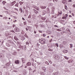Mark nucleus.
<instances>
[{
	"instance_id": "1",
	"label": "nucleus",
	"mask_w": 75,
	"mask_h": 75,
	"mask_svg": "<svg viewBox=\"0 0 75 75\" xmlns=\"http://www.w3.org/2000/svg\"><path fill=\"white\" fill-rule=\"evenodd\" d=\"M45 39H40L39 40V41L40 44H45V41H46Z\"/></svg>"
},
{
	"instance_id": "2",
	"label": "nucleus",
	"mask_w": 75,
	"mask_h": 75,
	"mask_svg": "<svg viewBox=\"0 0 75 75\" xmlns=\"http://www.w3.org/2000/svg\"><path fill=\"white\" fill-rule=\"evenodd\" d=\"M68 14H65V16H64L63 17H62V19H63L64 20H67V17H68Z\"/></svg>"
},
{
	"instance_id": "3",
	"label": "nucleus",
	"mask_w": 75,
	"mask_h": 75,
	"mask_svg": "<svg viewBox=\"0 0 75 75\" xmlns=\"http://www.w3.org/2000/svg\"><path fill=\"white\" fill-rule=\"evenodd\" d=\"M19 28H18L17 27H16L14 28V30L16 32H18L19 31Z\"/></svg>"
},
{
	"instance_id": "4",
	"label": "nucleus",
	"mask_w": 75,
	"mask_h": 75,
	"mask_svg": "<svg viewBox=\"0 0 75 75\" xmlns=\"http://www.w3.org/2000/svg\"><path fill=\"white\" fill-rule=\"evenodd\" d=\"M15 64H19V61L18 60H15Z\"/></svg>"
},
{
	"instance_id": "5",
	"label": "nucleus",
	"mask_w": 75,
	"mask_h": 75,
	"mask_svg": "<svg viewBox=\"0 0 75 75\" xmlns=\"http://www.w3.org/2000/svg\"><path fill=\"white\" fill-rule=\"evenodd\" d=\"M66 32H67V33H70V30H69V28L67 29H66Z\"/></svg>"
},
{
	"instance_id": "6",
	"label": "nucleus",
	"mask_w": 75,
	"mask_h": 75,
	"mask_svg": "<svg viewBox=\"0 0 75 75\" xmlns=\"http://www.w3.org/2000/svg\"><path fill=\"white\" fill-rule=\"evenodd\" d=\"M34 7V8L37 10V11H39V10H40V9H39V7H38L36 6H35Z\"/></svg>"
},
{
	"instance_id": "7",
	"label": "nucleus",
	"mask_w": 75,
	"mask_h": 75,
	"mask_svg": "<svg viewBox=\"0 0 75 75\" xmlns=\"http://www.w3.org/2000/svg\"><path fill=\"white\" fill-rule=\"evenodd\" d=\"M27 66H31V63L30 62H28L26 64Z\"/></svg>"
},
{
	"instance_id": "8",
	"label": "nucleus",
	"mask_w": 75,
	"mask_h": 75,
	"mask_svg": "<svg viewBox=\"0 0 75 75\" xmlns=\"http://www.w3.org/2000/svg\"><path fill=\"white\" fill-rule=\"evenodd\" d=\"M33 10L35 12V14H38V11H37L35 10V9H33Z\"/></svg>"
},
{
	"instance_id": "9",
	"label": "nucleus",
	"mask_w": 75,
	"mask_h": 75,
	"mask_svg": "<svg viewBox=\"0 0 75 75\" xmlns=\"http://www.w3.org/2000/svg\"><path fill=\"white\" fill-rule=\"evenodd\" d=\"M63 52L64 53H67V52H68V50H64L63 51Z\"/></svg>"
},
{
	"instance_id": "10",
	"label": "nucleus",
	"mask_w": 75,
	"mask_h": 75,
	"mask_svg": "<svg viewBox=\"0 0 75 75\" xmlns=\"http://www.w3.org/2000/svg\"><path fill=\"white\" fill-rule=\"evenodd\" d=\"M55 58L56 59H59V56H57L56 55L55 56Z\"/></svg>"
},
{
	"instance_id": "11",
	"label": "nucleus",
	"mask_w": 75,
	"mask_h": 75,
	"mask_svg": "<svg viewBox=\"0 0 75 75\" xmlns=\"http://www.w3.org/2000/svg\"><path fill=\"white\" fill-rule=\"evenodd\" d=\"M3 57H4V55L3 54L1 53H0V57L1 58H3Z\"/></svg>"
},
{
	"instance_id": "12",
	"label": "nucleus",
	"mask_w": 75,
	"mask_h": 75,
	"mask_svg": "<svg viewBox=\"0 0 75 75\" xmlns=\"http://www.w3.org/2000/svg\"><path fill=\"white\" fill-rule=\"evenodd\" d=\"M22 61L23 62V63H24V62H25V58L22 59Z\"/></svg>"
},
{
	"instance_id": "13",
	"label": "nucleus",
	"mask_w": 75,
	"mask_h": 75,
	"mask_svg": "<svg viewBox=\"0 0 75 75\" xmlns=\"http://www.w3.org/2000/svg\"><path fill=\"white\" fill-rule=\"evenodd\" d=\"M46 13H47V12H46V11H43V13H42V14H43V15H45V14Z\"/></svg>"
},
{
	"instance_id": "14",
	"label": "nucleus",
	"mask_w": 75,
	"mask_h": 75,
	"mask_svg": "<svg viewBox=\"0 0 75 75\" xmlns=\"http://www.w3.org/2000/svg\"><path fill=\"white\" fill-rule=\"evenodd\" d=\"M61 14H62V12H59L57 15L58 16H59V15H61Z\"/></svg>"
},
{
	"instance_id": "15",
	"label": "nucleus",
	"mask_w": 75,
	"mask_h": 75,
	"mask_svg": "<svg viewBox=\"0 0 75 75\" xmlns=\"http://www.w3.org/2000/svg\"><path fill=\"white\" fill-rule=\"evenodd\" d=\"M62 44H63V45H65L67 44V42L65 41H64L62 42Z\"/></svg>"
},
{
	"instance_id": "16",
	"label": "nucleus",
	"mask_w": 75,
	"mask_h": 75,
	"mask_svg": "<svg viewBox=\"0 0 75 75\" xmlns=\"http://www.w3.org/2000/svg\"><path fill=\"white\" fill-rule=\"evenodd\" d=\"M16 1H13V2H12L11 4H12V6H13V5H14V4H15V3H16Z\"/></svg>"
},
{
	"instance_id": "17",
	"label": "nucleus",
	"mask_w": 75,
	"mask_h": 75,
	"mask_svg": "<svg viewBox=\"0 0 75 75\" xmlns=\"http://www.w3.org/2000/svg\"><path fill=\"white\" fill-rule=\"evenodd\" d=\"M42 20H43V21H44V20H46V18L44 17H42L41 18Z\"/></svg>"
},
{
	"instance_id": "18",
	"label": "nucleus",
	"mask_w": 75,
	"mask_h": 75,
	"mask_svg": "<svg viewBox=\"0 0 75 75\" xmlns=\"http://www.w3.org/2000/svg\"><path fill=\"white\" fill-rule=\"evenodd\" d=\"M69 45H70L69 48H72V47L73 46V45H72V44H70Z\"/></svg>"
},
{
	"instance_id": "19",
	"label": "nucleus",
	"mask_w": 75,
	"mask_h": 75,
	"mask_svg": "<svg viewBox=\"0 0 75 75\" xmlns=\"http://www.w3.org/2000/svg\"><path fill=\"white\" fill-rule=\"evenodd\" d=\"M8 18L7 16H5L3 17V19H6V20H7Z\"/></svg>"
},
{
	"instance_id": "20",
	"label": "nucleus",
	"mask_w": 75,
	"mask_h": 75,
	"mask_svg": "<svg viewBox=\"0 0 75 75\" xmlns=\"http://www.w3.org/2000/svg\"><path fill=\"white\" fill-rule=\"evenodd\" d=\"M19 11L21 13L23 12V10L21 8L19 9Z\"/></svg>"
},
{
	"instance_id": "21",
	"label": "nucleus",
	"mask_w": 75,
	"mask_h": 75,
	"mask_svg": "<svg viewBox=\"0 0 75 75\" xmlns=\"http://www.w3.org/2000/svg\"><path fill=\"white\" fill-rule=\"evenodd\" d=\"M46 8V6H42L41 7V8H42V9H45V8Z\"/></svg>"
},
{
	"instance_id": "22",
	"label": "nucleus",
	"mask_w": 75,
	"mask_h": 75,
	"mask_svg": "<svg viewBox=\"0 0 75 75\" xmlns=\"http://www.w3.org/2000/svg\"><path fill=\"white\" fill-rule=\"evenodd\" d=\"M21 40H25V37H22L21 38Z\"/></svg>"
},
{
	"instance_id": "23",
	"label": "nucleus",
	"mask_w": 75,
	"mask_h": 75,
	"mask_svg": "<svg viewBox=\"0 0 75 75\" xmlns=\"http://www.w3.org/2000/svg\"><path fill=\"white\" fill-rule=\"evenodd\" d=\"M64 8L66 10H68V7H67V5H65L64 6Z\"/></svg>"
},
{
	"instance_id": "24",
	"label": "nucleus",
	"mask_w": 75,
	"mask_h": 75,
	"mask_svg": "<svg viewBox=\"0 0 75 75\" xmlns=\"http://www.w3.org/2000/svg\"><path fill=\"white\" fill-rule=\"evenodd\" d=\"M18 3H17L15 5V6H16V7H18Z\"/></svg>"
},
{
	"instance_id": "25",
	"label": "nucleus",
	"mask_w": 75,
	"mask_h": 75,
	"mask_svg": "<svg viewBox=\"0 0 75 75\" xmlns=\"http://www.w3.org/2000/svg\"><path fill=\"white\" fill-rule=\"evenodd\" d=\"M19 4H20V5H22L23 4V2L20 1L19 2Z\"/></svg>"
},
{
	"instance_id": "26",
	"label": "nucleus",
	"mask_w": 75,
	"mask_h": 75,
	"mask_svg": "<svg viewBox=\"0 0 75 75\" xmlns=\"http://www.w3.org/2000/svg\"><path fill=\"white\" fill-rule=\"evenodd\" d=\"M45 64H46L47 65H49V63L47 61H46L45 62Z\"/></svg>"
},
{
	"instance_id": "27",
	"label": "nucleus",
	"mask_w": 75,
	"mask_h": 75,
	"mask_svg": "<svg viewBox=\"0 0 75 75\" xmlns=\"http://www.w3.org/2000/svg\"><path fill=\"white\" fill-rule=\"evenodd\" d=\"M6 3V1H4L2 2V3L3 4H4H4H5Z\"/></svg>"
},
{
	"instance_id": "28",
	"label": "nucleus",
	"mask_w": 75,
	"mask_h": 75,
	"mask_svg": "<svg viewBox=\"0 0 75 75\" xmlns=\"http://www.w3.org/2000/svg\"><path fill=\"white\" fill-rule=\"evenodd\" d=\"M56 30L57 31H61V30H60L59 29H57Z\"/></svg>"
},
{
	"instance_id": "29",
	"label": "nucleus",
	"mask_w": 75,
	"mask_h": 75,
	"mask_svg": "<svg viewBox=\"0 0 75 75\" xmlns=\"http://www.w3.org/2000/svg\"><path fill=\"white\" fill-rule=\"evenodd\" d=\"M26 72H27L25 70H24L23 71V73H24V74H26Z\"/></svg>"
},
{
	"instance_id": "30",
	"label": "nucleus",
	"mask_w": 75,
	"mask_h": 75,
	"mask_svg": "<svg viewBox=\"0 0 75 75\" xmlns=\"http://www.w3.org/2000/svg\"><path fill=\"white\" fill-rule=\"evenodd\" d=\"M55 45L56 46V47H58V45L57 43H56L55 44Z\"/></svg>"
},
{
	"instance_id": "31",
	"label": "nucleus",
	"mask_w": 75,
	"mask_h": 75,
	"mask_svg": "<svg viewBox=\"0 0 75 75\" xmlns=\"http://www.w3.org/2000/svg\"><path fill=\"white\" fill-rule=\"evenodd\" d=\"M28 18H31V15H29V16H28Z\"/></svg>"
},
{
	"instance_id": "32",
	"label": "nucleus",
	"mask_w": 75,
	"mask_h": 75,
	"mask_svg": "<svg viewBox=\"0 0 75 75\" xmlns=\"http://www.w3.org/2000/svg\"><path fill=\"white\" fill-rule=\"evenodd\" d=\"M64 58L65 59H68V57H67L65 56L64 57Z\"/></svg>"
},
{
	"instance_id": "33",
	"label": "nucleus",
	"mask_w": 75,
	"mask_h": 75,
	"mask_svg": "<svg viewBox=\"0 0 75 75\" xmlns=\"http://www.w3.org/2000/svg\"><path fill=\"white\" fill-rule=\"evenodd\" d=\"M49 63H50V64H52V61H51L50 60L49 61Z\"/></svg>"
},
{
	"instance_id": "34",
	"label": "nucleus",
	"mask_w": 75,
	"mask_h": 75,
	"mask_svg": "<svg viewBox=\"0 0 75 75\" xmlns=\"http://www.w3.org/2000/svg\"><path fill=\"white\" fill-rule=\"evenodd\" d=\"M23 24L24 25H26V24H27V23L25 22H23Z\"/></svg>"
},
{
	"instance_id": "35",
	"label": "nucleus",
	"mask_w": 75,
	"mask_h": 75,
	"mask_svg": "<svg viewBox=\"0 0 75 75\" xmlns=\"http://www.w3.org/2000/svg\"><path fill=\"white\" fill-rule=\"evenodd\" d=\"M42 69L43 70H45V68L44 67H42Z\"/></svg>"
},
{
	"instance_id": "36",
	"label": "nucleus",
	"mask_w": 75,
	"mask_h": 75,
	"mask_svg": "<svg viewBox=\"0 0 75 75\" xmlns=\"http://www.w3.org/2000/svg\"><path fill=\"white\" fill-rule=\"evenodd\" d=\"M13 21L14 23H16V22H17V20H13Z\"/></svg>"
},
{
	"instance_id": "37",
	"label": "nucleus",
	"mask_w": 75,
	"mask_h": 75,
	"mask_svg": "<svg viewBox=\"0 0 75 75\" xmlns=\"http://www.w3.org/2000/svg\"><path fill=\"white\" fill-rule=\"evenodd\" d=\"M14 10H16V11H18V9L16 8H14Z\"/></svg>"
},
{
	"instance_id": "38",
	"label": "nucleus",
	"mask_w": 75,
	"mask_h": 75,
	"mask_svg": "<svg viewBox=\"0 0 75 75\" xmlns=\"http://www.w3.org/2000/svg\"><path fill=\"white\" fill-rule=\"evenodd\" d=\"M53 2H55V1H58V0H53Z\"/></svg>"
},
{
	"instance_id": "39",
	"label": "nucleus",
	"mask_w": 75,
	"mask_h": 75,
	"mask_svg": "<svg viewBox=\"0 0 75 75\" xmlns=\"http://www.w3.org/2000/svg\"><path fill=\"white\" fill-rule=\"evenodd\" d=\"M52 41V39H51L49 41L50 42H51Z\"/></svg>"
},
{
	"instance_id": "40",
	"label": "nucleus",
	"mask_w": 75,
	"mask_h": 75,
	"mask_svg": "<svg viewBox=\"0 0 75 75\" xmlns=\"http://www.w3.org/2000/svg\"><path fill=\"white\" fill-rule=\"evenodd\" d=\"M68 2H72V0H69L68 1Z\"/></svg>"
},
{
	"instance_id": "41",
	"label": "nucleus",
	"mask_w": 75,
	"mask_h": 75,
	"mask_svg": "<svg viewBox=\"0 0 75 75\" xmlns=\"http://www.w3.org/2000/svg\"><path fill=\"white\" fill-rule=\"evenodd\" d=\"M16 27V25H13V28H14V27Z\"/></svg>"
},
{
	"instance_id": "42",
	"label": "nucleus",
	"mask_w": 75,
	"mask_h": 75,
	"mask_svg": "<svg viewBox=\"0 0 75 75\" xmlns=\"http://www.w3.org/2000/svg\"><path fill=\"white\" fill-rule=\"evenodd\" d=\"M26 8H27V9H30V7H29L28 6H27Z\"/></svg>"
},
{
	"instance_id": "43",
	"label": "nucleus",
	"mask_w": 75,
	"mask_h": 75,
	"mask_svg": "<svg viewBox=\"0 0 75 75\" xmlns=\"http://www.w3.org/2000/svg\"><path fill=\"white\" fill-rule=\"evenodd\" d=\"M26 44H29V42H26Z\"/></svg>"
},
{
	"instance_id": "44",
	"label": "nucleus",
	"mask_w": 75,
	"mask_h": 75,
	"mask_svg": "<svg viewBox=\"0 0 75 75\" xmlns=\"http://www.w3.org/2000/svg\"><path fill=\"white\" fill-rule=\"evenodd\" d=\"M46 36V35L45 34H44L43 35V37H45Z\"/></svg>"
},
{
	"instance_id": "45",
	"label": "nucleus",
	"mask_w": 75,
	"mask_h": 75,
	"mask_svg": "<svg viewBox=\"0 0 75 75\" xmlns=\"http://www.w3.org/2000/svg\"><path fill=\"white\" fill-rule=\"evenodd\" d=\"M73 7L75 8V4H73Z\"/></svg>"
},
{
	"instance_id": "46",
	"label": "nucleus",
	"mask_w": 75,
	"mask_h": 75,
	"mask_svg": "<svg viewBox=\"0 0 75 75\" xmlns=\"http://www.w3.org/2000/svg\"><path fill=\"white\" fill-rule=\"evenodd\" d=\"M25 37L26 38H28V36H27V35H26V34L25 35Z\"/></svg>"
},
{
	"instance_id": "47",
	"label": "nucleus",
	"mask_w": 75,
	"mask_h": 75,
	"mask_svg": "<svg viewBox=\"0 0 75 75\" xmlns=\"http://www.w3.org/2000/svg\"><path fill=\"white\" fill-rule=\"evenodd\" d=\"M14 18L15 19H17V17L16 16H14Z\"/></svg>"
},
{
	"instance_id": "48",
	"label": "nucleus",
	"mask_w": 75,
	"mask_h": 75,
	"mask_svg": "<svg viewBox=\"0 0 75 75\" xmlns=\"http://www.w3.org/2000/svg\"><path fill=\"white\" fill-rule=\"evenodd\" d=\"M22 33H23V34H24V33H25V32H24V31L23 30L22 31Z\"/></svg>"
},
{
	"instance_id": "49",
	"label": "nucleus",
	"mask_w": 75,
	"mask_h": 75,
	"mask_svg": "<svg viewBox=\"0 0 75 75\" xmlns=\"http://www.w3.org/2000/svg\"><path fill=\"white\" fill-rule=\"evenodd\" d=\"M49 50L50 51H52V50L51 49H49Z\"/></svg>"
},
{
	"instance_id": "50",
	"label": "nucleus",
	"mask_w": 75,
	"mask_h": 75,
	"mask_svg": "<svg viewBox=\"0 0 75 75\" xmlns=\"http://www.w3.org/2000/svg\"><path fill=\"white\" fill-rule=\"evenodd\" d=\"M22 18L23 20H24V21H25V19H24V18L22 17Z\"/></svg>"
},
{
	"instance_id": "51",
	"label": "nucleus",
	"mask_w": 75,
	"mask_h": 75,
	"mask_svg": "<svg viewBox=\"0 0 75 75\" xmlns=\"http://www.w3.org/2000/svg\"><path fill=\"white\" fill-rule=\"evenodd\" d=\"M54 27H57L58 28V26L57 25H54Z\"/></svg>"
},
{
	"instance_id": "52",
	"label": "nucleus",
	"mask_w": 75,
	"mask_h": 75,
	"mask_svg": "<svg viewBox=\"0 0 75 75\" xmlns=\"http://www.w3.org/2000/svg\"><path fill=\"white\" fill-rule=\"evenodd\" d=\"M31 60H32V61H33V62L34 61V60L33 59H32Z\"/></svg>"
},
{
	"instance_id": "53",
	"label": "nucleus",
	"mask_w": 75,
	"mask_h": 75,
	"mask_svg": "<svg viewBox=\"0 0 75 75\" xmlns=\"http://www.w3.org/2000/svg\"><path fill=\"white\" fill-rule=\"evenodd\" d=\"M71 61L70 60L68 61V63H71Z\"/></svg>"
},
{
	"instance_id": "54",
	"label": "nucleus",
	"mask_w": 75,
	"mask_h": 75,
	"mask_svg": "<svg viewBox=\"0 0 75 75\" xmlns=\"http://www.w3.org/2000/svg\"><path fill=\"white\" fill-rule=\"evenodd\" d=\"M72 15L73 16H74V13H72Z\"/></svg>"
},
{
	"instance_id": "55",
	"label": "nucleus",
	"mask_w": 75,
	"mask_h": 75,
	"mask_svg": "<svg viewBox=\"0 0 75 75\" xmlns=\"http://www.w3.org/2000/svg\"><path fill=\"white\" fill-rule=\"evenodd\" d=\"M69 17H72V16H71V15H69Z\"/></svg>"
},
{
	"instance_id": "56",
	"label": "nucleus",
	"mask_w": 75,
	"mask_h": 75,
	"mask_svg": "<svg viewBox=\"0 0 75 75\" xmlns=\"http://www.w3.org/2000/svg\"><path fill=\"white\" fill-rule=\"evenodd\" d=\"M13 55H16V54H15V53H14L13 54Z\"/></svg>"
},
{
	"instance_id": "57",
	"label": "nucleus",
	"mask_w": 75,
	"mask_h": 75,
	"mask_svg": "<svg viewBox=\"0 0 75 75\" xmlns=\"http://www.w3.org/2000/svg\"><path fill=\"white\" fill-rule=\"evenodd\" d=\"M34 34H36V31L35 30L34 31Z\"/></svg>"
},
{
	"instance_id": "58",
	"label": "nucleus",
	"mask_w": 75,
	"mask_h": 75,
	"mask_svg": "<svg viewBox=\"0 0 75 75\" xmlns=\"http://www.w3.org/2000/svg\"><path fill=\"white\" fill-rule=\"evenodd\" d=\"M62 3H63V4H65V2H64V1H62Z\"/></svg>"
},
{
	"instance_id": "59",
	"label": "nucleus",
	"mask_w": 75,
	"mask_h": 75,
	"mask_svg": "<svg viewBox=\"0 0 75 75\" xmlns=\"http://www.w3.org/2000/svg\"><path fill=\"white\" fill-rule=\"evenodd\" d=\"M53 66H55V64H53Z\"/></svg>"
},
{
	"instance_id": "60",
	"label": "nucleus",
	"mask_w": 75,
	"mask_h": 75,
	"mask_svg": "<svg viewBox=\"0 0 75 75\" xmlns=\"http://www.w3.org/2000/svg\"><path fill=\"white\" fill-rule=\"evenodd\" d=\"M41 75H44V73H41Z\"/></svg>"
},
{
	"instance_id": "61",
	"label": "nucleus",
	"mask_w": 75,
	"mask_h": 75,
	"mask_svg": "<svg viewBox=\"0 0 75 75\" xmlns=\"http://www.w3.org/2000/svg\"><path fill=\"white\" fill-rule=\"evenodd\" d=\"M26 31H28V28H26Z\"/></svg>"
},
{
	"instance_id": "62",
	"label": "nucleus",
	"mask_w": 75,
	"mask_h": 75,
	"mask_svg": "<svg viewBox=\"0 0 75 75\" xmlns=\"http://www.w3.org/2000/svg\"><path fill=\"white\" fill-rule=\"evenodd\" d=\"M11 32H12V33H15L13 30L11 31Z\"/></svg>"
},
{
	"instance_id": "63",
	"label": "nucleus",
	"mask_w": 75,
	"mask_h": 75,
	"mask_svg": "<svg viewBox=\"0 0 75 75\" xmlns=\"http://www.w3.org/2000/svg\"><path fill=\"white\" fill-rule=\"evenodd\" d=\"M39 32L40 33H42V31H39Z\"/></svg>"
},
{
	"instance_id": "64",
	"label": "nucleus",
	"mask_w": 75,
	"mask_h": 75,
	"mask_svg": "<svg viewBox=\"0 0 75 75\" xmlns=\"http://www.w3.org/2000/svg\"><path fill=\"white\" fill-rule=\"evenodd\" d=\"M52 18H54V15L52 16Z\"/></svg>"
}]
</instances>
